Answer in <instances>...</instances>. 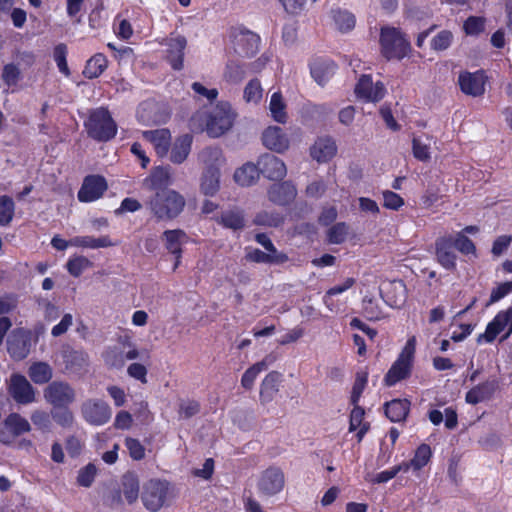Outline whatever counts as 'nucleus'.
I'll return each instance as SVG.
<instances>
[{
  "mask_svg": "<svg viewBox=\"0 0 512 512\" xmlns=\"http://www.w3.org/2000/svg\"><path fill=\"white\" fill-rule=\"evenodd\" d=\"M173 491V486L167 480L150 479L143 485L142 503L147 510L158 512L169 504L174 497Z\"/></svg>",
  "mask_w": 512,
  "mask_h": 512,
  "instance_id": "nucleus-1",
  "label": "nucleus"
},
{
  "mask_svg": "<svg viewBox=\"0 0 512 512\" xmlns=\"http://www.w3.org/2000/svg\"><path fill=\"white\" fill-rule=\"evenodd\" d=\"M85 128L89 137L100 142L111 140L117 132L115 121L112 119L110 112L104 107H99L89 112Z\"/></svg>",
  "mask_w": 512,
  "mask_h": 512,
  "instance_id": "nucleus-2",
  "label": "nucleus"
},
{
  "mask_svg": "<svg viewBox=\"0 0 512 512\" xmlns=\"http://www.w3.org/2000/svg\"><path fill=\"white\" fill-rule=\"evenodd\" d=\"M184 206L185 199L175 190L156 191L149 201L150 210L158 219L174 218Z\"/></svg>",
  "mask_w": 512,
  "mask_h": 512,
  "instance_id": "nucleus-3",
  "label": "nucleus"
},
{
  "mask_svg": "<svg viewBox=\"0 0 512 512\" xmlns=\"http://www.w3.org/2000/svg\"><path fill=\"white\" fill-rule=\"evenodd\" d=\"M42 396L52 409L72 406L77 400L76 388L67 380L55 379L42 390Z\"/></svg>",
  "mask_w": 512,
  "mask_h": 512,
  "instance_id": "nucleus-4",
  "label": "nucleus"
},
{
  "mask_svg": "<svg viewBox=\"0 0 512 512\" xmlns=\"http://www.w3.org/2000/svg\"><path fill=\"white\" fill-rule=\"evenodd\" d=\"M140 481L138 476L133 472L125 473L121 478V484L118 489H114L107 496V504L112 508H118L123 505L124 496L125 501L132 505L139 498Z\"/></svg>",
  "mask_w": 512,
  "mask_h": 512,
  "instance_id": "nucleus-5",
  "label": "nucleus"
},
{
  "mask_svg": "<svg viewBox=\"0 0 512 512\" xmlns=\"http://www.w3.org/2000/svg\"><path fill=\"white\" fill-rule=\"evenodd\" d=\"M234 118L231 105L228 102H220L208 117L206 123L208 135L214 138L222 136L231 129Z\"/></svg>",
  "mask_w": 512,
  "mask_h": 512,
  "instance_id": "nucleus-6",
  "label": "nucleus"
},
{
  "mask_svg": "<svg viewBox=\"0 0 512 512\" xmlns=\"http://www.w3.org/2000/svg\"><path fill=\"white\" fill-rule=\"evenodd\" d=\"M415 347L416 339L413 336L408 339L398 359L387 372L384 379L387 386H393L398 381L406 378L409 375L411 363L415 353Z\"/></svg>",
  "mask_w": 512,
  "mask_h": 512,
  "instance_id": "nucleus-7",
  "label": "nucleus"
},
{
  "mask_svg": "<svg viewBox=\"0 0 512 512\" xmlns=\"http://www.w3.org/2000/svg\"><path fill=\"white\" fill-rule=\"evenodd\" d=\"M381 49L387 59L403 58L410 49L409 42L395 28H383L380 37Z\"/></svg>",
  "mask_w": 512,
  "mask_h": 512,
  "instance_id": "nucleus-8",
  "label": "nucleus"
},
{
  "mask_svg": "<svg viewBox=\"0 0 512 512\" xmlns=\"http://www.w3.org/2000/svg\"><path fill=\"white\" fill-rule=\"evenodd\" d=\"M7 392L19 405H29L36 401V390L30 381L20 373H12L7 380Z\"/></svg>",
  "mask_w": 512,
  "mask_h": 512,
  "instance_id": "nucleus-9",
  "label": "nucleus"
},
{
  "mask_svg": "<svg viewBox=\"0 0 512 512\" xmlns=\"http://www.w3.org/2000/svg\"><path fill=\"white\" fill-rule=\"evenodd\" d=\"M230 40L234 52L241 57H252L259 49V36L244 28H232Z\"/></svg>",
  "mask_w": 512,
  "mask_h": 512,
  "instance_id": "nucleus-10",
  "label": "nucleus"
},
{
  "mask_svg": "<svg viewBox=\"0 0 512 512\" xmlns=\"http://www.w3.org/2000/svg\"><path fill=\"white\" fill-rule=\"evenodd\" d=\"M103 357L107 366L121 369L124 367L127 360L137 359L139 357V351L134 344L125 340L118 345L109 347L104 352Z\"/></svg>",
  "mask_w": 512,
  "mask_h": 512,
  "instance_id": "nucleus-11",
  "label": "nucleus"
},
{
  "mask_svg": "<svg viewBox=\"0 0 512 512\" xmlns=\"http://www.w3.org/2000/svg\"><path fill=\"white\" fill-rule=\"evenodd\" d=\"M80 411L84 420L91 425H104L111 418L109 405L101 399L90 398L85 400L81 404Z\"/></svg>",
  "mask_w": 512,
  "mask_h": 512,
  "instance_id": "nucleus-12",
  "label": "nucleus"
},
{
  "mask_svg": "<svg viewBox=\"0 0 512 512\" xmlns=\"http://www.w3.org/2000/svg\"><path fill=\"white\" fill-rule=\"evenodd\" d=\"M30 431L31 424L26 418L19 413H10L0 426V442L10 444L16 437Z\"/></svg>",
  "mask_w": 512,
  "mask_h": 512,
  "instance_id": "nucleus-13",
  "label": "nucleus"
},
{
  "mask_svg": "<svg viewBox=\"0 0 512 512\" xmlns=\"http://www.w3.org/2000/svg\"><path fill=\"white\" fill-rule=\"evenodd\" d=\"M284 484L283 471L278 467H269L260 474L257 487L261 494L273 496L283 489Z\"/></svg>",
  "mask_w": 512,
  "mask_h": 512,
  "instance_id": "nucleus-14",
  "label": "nucleus"
},
{
  "mask_svg": "<svg viewBox=\"0 0 512 512\" xmlns=\"http://www.w3.org/2000/svg\"><path fill=\"white\" fill-rule=\"evenodd\" d=\"M505 329H507V332L502 337L501 341L507 339L512 333V308L499 312L493 321L488 324L485 333L479 335L478 342L483 338L487 342H492L496 336Z\"/></svg>",
  "mask_w": 512,
  "mask_h": 512,
  "instance_id": "nucleus-15",
  "label": "nucleus"
},
{
  "mask_svg": "<svg viewBox=\"0 0 512 512\" xmlns=\"http://www.w3.org/2000/svg\"><path fill=\"white\" fill-rule=\"evenodd\" d=\"M382 299L393 308L402 307L407 299V290L401 280H394L384 283L380 288Z\"/></svg>",
  "mask_w": 512,
  "mask_h": 512,
  "instance_id": "nucleus-16",
  "label": "nucleus"
},
{
  "mask_svg": "<svg viewBox=\"0 0 512 512\" xmlns=\"http://www.w3.org/2000/svg\"><path fill=\"white\" fill-rule=\"evenodd\" d=\"M258 168L266 178L281 180L287 174L285 163L273 154L265 153L258 159Z\"/></svg>",
  "mask_w": 512,
  "mask_h": 512,
  "instance_id": "nucleus-17",
  "label": "nucleus"
},
{
  "mask_svg": "<svg viewBox=\"0 0 512 512\" xmlns=\"http://www.w3.org/2000/svg\"><path fill=\"white\" fill-rule=\"evenodd\" d=\"M107 190V182L99 175L87 176L78 192V199L81 202H91L99 199Z\"/></svg>",
  "mask_w": 512,
  "mask_h": 512,
  "instance_id": "nucleus-18",
  "label": "nucleus"
},
{
  "mask_svg": "<svg viewBox=\"0 0 512 512\" xmlns=\"http://www.w3.org/2000/svg\"><path fill=\"white\" fill-rule=\"evenodd\" d=\"M263 145L277 153H283L290 146V140L282 128L269 126L262 133Z\"/></svg>",
  "mask_w": 512,
  "mask_h": 512,
  "instance_id": "nucleus-19",
  "label": "nucleus"
},
{
  "mask_svg": "<svg viewBox=\"0 0 512 512\" xmlns=\"http://www.w3.org/2000/svg\"><path fill=\"white\" fill-rule=\"evenodd\" d=\"M485 81V76L482 72H462L458 78L461 91L473 97H478L484 94Z\"/></svg>",
  "mask_w": 512,
  "mask_h": 512,
  "instance_id": "nucleus-20",
  "label": "nucleus"
},
{
  "mask_svg": "<svg viewBox=\"0 0 512 512\" xmlns=\"http://www.w3.org/2000/svg\"><path fill=\"white\" fill-rule=\"evenodd\" d=\"M355 92L358 97L367 101L378 102L385 95V87L381 82L373 84L369 75H363L355 87Z\"/></svg>",
  "mask_w": 512,
  "mask_h": 512,
  "instance_id": "nucleus-21",
  "label": "nucleus"
},
{
  "mask_svg": "<svg viewBox=\"0 0 512 512\" xmlns=\"http://www.w3.org/2000/svg\"><path fill=\"white\" fill-rule=\"evenodd\" d=\"M167 49V59L175 70L183 68L184 49L187 45L186 37L182 35H171L165 40Z\"/></svg>",
  "mask_w": 512,
  "mask_h": 512,
  "instance_id": "nucleus-22",
  "label": "nucleus"
},
{
  "mask_svg": "<svg viewBox=\"0 0 512 512\" xmlns=\"http://www.w3.org/2000/svg\"><path fill=\"white\" fill-rule=\"evenodd\" d=\"M65 369L72 374H78L86 370L89 364L88 355L81 350L66 349L62 353Z\"/></svg>",
  "mask_w": 512,
  "mask_h": 512,
  "instance_id": "nucleus-23",
  "label": "nucleus"
},
{
  "mask_svg": "<svg viewBox=\"0 0 512 512\" xmlns=\"http://www.w3.org/2000/svg\"><path fill=\"white\" fill-rule=\"evenodd\" d=\"M454 249L453 239L451 237H443L436 241L437 260L448 270L455 268L456 254Z\"/></svg>",
  "mask_w": 512,
  "mask_h": 512,
  "instance_id": "nucleus-24",
  "label": "nucleus"
},
{
  "mask_svg": "<svg viewBox=\"0 0 512 512\" xmlns=\"http://www.w3.org/2000/svg\"><path fill=\"white\" fill-rule=\"evenodd\" d=\"M173 183L172 169L169 166L156 167L152 170L150 176L145 179V186L150 190H168L167 187Z\"/></svg>",
  "mask_w": 512,
  "mask_h": 512,
  "instance_id": "nucleus-25",
  "label": "nucleus"
},
{
  "mask_svg": "<svg viewBox=\"0 0 512 512\" xmlns=\"http://www.w3.org/2000/svg\"><path fill=\"white\" fill-rule=\"evenodd\" d=\"M281 382L282 374L278 371H272L265 376L260 387L261 404H268L274 399L279 392Z\"/></svg>",
  "mask_w": 512,
  "mask_h": 512,
  "instance_id": "nucleus-26",
  "label": "nucleus"
},
{
  "mask_svg": "<svg viewBox=\"0 0 512 512\" xmlns=\"http://www.w3.org/2000/svg\"><path fill=\"white\" fill-rule=\"evenodd\" d=\"M296 194V188L288 181L274 184L268 190L269 200L278 205L289 204L295 199Z\"/></svg>",
  "mask_w": 512,
  "mask_h": 512,
  "instance_id": "nucleus-27",
  "label": "nucleus"
},
{
  "mask_svg": "<svg viewBox=\"0 0 512 512\" xmlns=\"http://www.w3.org/2000/svg\"><path fill=\"white\" fill-rule=\"evenodd\" d=\"M337 152V146L331 138H319L310 148V154L318 162H327L332 159Z\"/></svg>",
  "mask_w": 512,
  "mask_h": 512,
  "instance_id": "nucleus-28",
  "label": "nucleus"
},
{
  "mask_svg": "<svg viewBox=\"0 0 512 512\" xmlns=\"http://www.w3.org/2000/svg\"><path fill=\"white\" fill-rule=\"evenodd\" d=\"M193 136L191 134H183L177 137L172 145L169 159L174 164H182L191 151Z\"/></svg>",
  "mask_w": 512,
  "mask_h": 512,
  "instance_id": "nucleus-29",
  "label": "nucleus"
},
{
  "mask_svg": "<svg viewBox=\"0 0 512 512\" xmlns=\"http://www.w3.org/2000/svg\"><path fill=\"white\" fill-rule=\"evenodd\" d=\"M497 382L495 380H487L479 385L473 387L466 394V402L476 405L480 402L490 399L497 389Z\"/></svg>",
  "mask_w": 512,
  "mask_h": 512,
  "instance_id": "nucleus-30",
  "label": "nucleus"
},
{
  "mask_svg": "<svg viewBox=\"0 0 512 512\" xmlns=\"http://www.w3.org/2000/svg\"><path fill=\"white\" fill-rule=\"evenodd\" d=\"M144 138L149 140L156 150V153L163 157L167 155L170 146L171 134L167 129H157L152 131H145Z\"/></svg>",
  "mask_w": 512,
  "mask_h": 512,
  "instance_id": "nucleus-31",
  "label": "nucleus"
},
{
  "mask_svg": "<svg viewBox=\"0 0 512 512\" xmlns=\"http://www.w3.org/2000/svg\"><path fill=\"white\" fill-rule=\"evenodd\" d=\"M54 370L50 364L43 361L33 362L28 368V376L35 384H48L53 381Z\"/></svg>",
  "mask_w": 512,
  "mask_h": 512,
  "instance_id": "nucleus-32",
  "label": "nucleus"
},
{
  "mask_svg": "<svg viewBox=\"0 0 512 512\" xmlns=\"http://www.w3.org/2000/svg\"><path fill=\"white\" fill-rule=\"evenodd\" d=\"M165 239V247L166 249L176 255V262L174 265V269L180 263V255H181V245L185 240V233L182 230H167L163 234Z\"/></svg>",
  "mask_w": 512,
  "mask_h": 512,
  "instance_id": "nucleus-33",
  "label": "nucleus"
},
{
  "mask_svg": "<svg viewBox=\"0 0 512 512\" xmlns=\"http://www.w3.org/2000/svg\"><path fill=\"white\" fill-rule=\"evenodd\" d=\"M274 362L273 356H266L263 360L253 364L250 368H248L241 379V385L247 389L250 390L253 387L254 381L258 374L262 371H265L268 369V367Z\"/></svg>",
  "mask_w": 512,
  "mask_h": 512,
  "instance_id": "nucleus-34",
  "label": "nucleus"
},
{
  "mask_svg": "<svg viewBox=\"0 0 512 512\" xmlns=\"http://www.w3.org/2000/svg\"><path fill=\"white\" fill-rule=\"evenodd\" d=\"M268 109L274 121L280 124L287 122V104L280 92H275L271 95Z\"/></svg>",
  "mask_w": 512,
  "mask_h": 512,
  "instance_id": "nucleus-35",
  "label": "nucleus"
},
{
  "mask_svg": "<svg viewBox=\"0 0 512 512\" xmlns=\"http://www.w3.org/2000/svg\"><path fill=\"white\" fill-rule=\"evenodd\" d=\"M220 188V171L218 168H210V170H204L200 189L201 192L206 196H214Z\"/></svg>",
  "mask_w": 512,
  "mask_h": 512,
  "instance_id": "nucleus-36",
  "label": "nucleus"
},
{
  "mask_svg": "<svg viewBox=\"0 0 512 512\" xmlns=\"http://www.w3.org/2000/svg\"><path fill=\"white\" fill-rule=\"evenodd\" d=\"M409 405L407 400H392L386 403L385 414L392 422H400L408 415Z\"/></svg>",
  "mask_w": 512,
  "mask_h": 512,
  "instance_id": "nucleus-37",
  "label": "nucleus"
},
{
  "mask_svg": "<svg viewBox=\"0 0 512 512\" xmlns=\"http://www.w3.org/2000/svg\"><path fill=\"white\" fill-rule=\"evenodd\" d=\"M199 160L205 166V170L210 168H218L223 165L224 158L222 150L218 147H206L199 153Z\"/></svg>",
  "mask_w": 512,
  "mask_h": 512,
  "instance_id": "nucleus-38",
  "label": "nucleus"
},
{
  "mask_svg": "<svg viewBox=\"0 0 512 512\" xmlns=\"http://www.w3.org/2000/svg\"><path fill=\"white\" fill-rule=\"evenodd\" d=\"M334 72L335 66L331 62L315 61L311 66V75L321 86L325 85L331 79Z\"/></svg>",
  "mask_w": 512,
  "mask_h": 512,
  "instance_id": "nucleus-39",
  "label": "nucleus"
},
{
  "mask_svg": "<svg viewBox=\"0 0 512 512\" xmlns=\"http://www.w3.org/2000/svg\"><path fill=\"white\" fill-rule=\"evenodd\" d=\"M71 246L82 247V248H105L112 246V242L108 236H102L94 238L92 236H76L70 239Z\"/></svg>",
  "mask_w": 512,
  "mask_h": 512,
  "instance_id": "nucleus-40",
  "label": "nucleus"
},
{
  "mask_svg": "<svg viewBox=\"0 0 512 512\" xmlns=\"http://www.w3.org/2000/svg\"><path fill=\"white\" fill-rule=\"evenodd\" d=\"M259 172L258 163L256 165L245 164L243 167L236 170L234 179L241 186H250L258 177Z\"/></svg>",
  "mask_w": 512,
  "mask_h": 512,
  "instance_id": "nucleus-41",
  "label": "nucleus"
},
{
  "mask_svg": "<svg viewBox=\"0 0 512 512\" xmlns=\"http://www.w3.org/2000/svg\"><path fill=\"white\" fill-rule=\"evenodd\" d=\"M106 67V57L103 54H96L87 61L83 73L89 79L96 78L103 73Z\"/></svg>",
  "mask_w": 512,
  "mask_h": 512,
  "instance_id": "nucleus-42",
  "label": "nucleus"
},
{
  "mask_svg": "<svg viewBox=\"0 0 512 512\" xmlns=\"http://www.w3.org/2000/svg\"><path fill=\"white\" fill-rule=\"evenodd\" d=\"M245 77L244 67L236 60H229L223 72V78L231 84H239Z\"/></svg>",
  "mask_w": 512,
  "mask_h": 512,
  "instance_id": "nucleus-43",
  "label": "nucleus"
},
{
  "mask_svg": "<svg viewBox=\"0 0 512 512\" xmlns=\"http://www.w3.org/2000/svg\"><path fill=\"white\" fill-rule=\"evenodd\" d=\"M219 222L226 228L238 230L245 226L244 216L240 210H228L221 214Z\"/></svg>",
  "mask_w": 512,
  "mask_h": 512,
  "instance_id": "nucleus-44",
  "label": "nucleus"
},
{
  "mask_svg": "<svg viewBox=\"0 0 512 512\" xmlns=\"http://www.w3.org/2000/svg\"><path fill=\"white\" fill-rule=\"evenodd\" d=\"M362 313L369 321H377L384 317V311L376 299L367 295L362 301Z\"/></svg>",
  "mask_w": 512,
  "mask_h": 512,
  "instance_id": "nucleus-45",
  "label": "nucleus"
},
{
  "mask_svg": "<svg viewBox=\"0 0 512 512\" xmlns=\"http://www.w3.org/2000/svg\"><path fill=\"white\" fill-rule=\"evenodd\" d=\"M263 97V88L257 78L251 79L243 90V99L246 103H260Z\"/></svg>",
  "mask_w": 512,
  "mask_h": 512,
  "instance_id": "nucleus-46",
  "label": "nucleus"
},
{
  "mask_svg": "<svg viewBox=\"0 0 512 512\" xmlns=\"http://www.w3.org/2000/svg\"><path fill=\"white\" fill-rule=\"evenodd\" d=\"M332 17L337 29L341 32H348L355 26V17L348 11H332Z\"/></svg>",
  "mask_w": 512,
  "mask_h": 512,
  "instance_id": "nucleus-47",
  "label": "nucleus"
},
{
  "mask_svg": "<svg viewBox=\"0 0 512 512\" xmlns=\"http://www.w3.org/2000/svg\"><path fill=\"white\" fill-rule=\"evenodd\" d=\"M14 213L15 203L13 199L7 195L0 196V225H9L14 217Z\"/></svg>",
  "mask_w": 512,
  "mask_h": 512,
  "instance_id": "nucleus-48",
  "label": "nucleus"
},
{
  "mask_svg": "<svg viewBox=\"0 0 512 512\" xmlns=\"http://www.w3.org/2000/svg\"><path fill=\"white\" fill-rule=\"evenodd\" d=\"M51 416L56 424L63 428L71 427L75 421L74 413L69 407L52 409Z\"/></svg>",
  "mask_w": 512,
  "mask_h": 512,
  "instance_id": "nucleus-49",
  "label": "nucleus"
},
{
  "mask_svg": "<svg viewBox=\"0 0 512 512\" xmlns=\"http://www.w3.org/2000/svg\"><path fill=\"white\" fill-rule=\"evenodd\" d=\"M254 223L262 226L278 227L283 223V217L279 213L262 211L255 216Z\"/></svg>",
  "mask_w": 512,
  "mask_h": 512,
  "instance_id": "nucleus-50",
  "label": "nucleus"
},
{
  "mask_svg": "<svg viewBox=\"0 0 512 512\" xmlns=\"http://www.w3.org/2000/svg\"><path fill=\"white\" fill-rule=\"evenodd\" d=\"M30 419L33 423V425L43 431V432H49L52 426V422L50 419V415L41 409L33 410Z\"/></svg>",
  "mask_w": 512,
  "mask_h": 512,
  "instance_id": "nucleus-51",
  "label": "nucleus"
},
{
  "mask_svg": "<svg viewBox=\"0 0 512 512\" xmlns=\"http://www.w3.org/2000/svg\"><path fill=\"white\" fill-rule=\"evenodd\" d=\"M91 266L92 262L84 256L71 258L66 264L68 272L74 277H79L85 269Z\"/></svg>",
  "mask_w": 512,
  "mask_h": 512,
  "instance_id": "nucleus-52",
  "label": "nucleus"
},
{
  "mask_svg": "<svg viewBox=\"0 0 512 512\" xmlns=\"http://www.w3.org/2000/svg\"><path fill=\"white\" fill-rule=\"evenodd\" d=\"M432 455L431 449L426 444H421L413 457L411 459V465L414 470H420L422 467H424L430 460Z\"/></svg>",
  "mask_w": 512,
  "mask_h": 512,
  "instance_id": "nucleus-53",
  "label": "nucleus"
},
{
  "mask_svg": "<svg viewBox=\"0 0 512 512\" xmlns=\"http://www.w3.org/2000/svg\"><path fill=\"white\" fill-rule=\"evenodd\" d=\"M348 232L349 228L346 223H337L328 230V240L332 244H341L346 240Z\"/></svg>",
  "mask_w": 512,
  "mask_h": 512,
  "instance_id": "nucleus-54",
  "label": "nucleus"
},
{
  "mask_svg": "<svg viewBox=\"0 0 512 512\" xmlns=\"http://www.w3.org/2000/svg\"><path fill=\"white\" fill-rule=\"evenodd\" d=\"M97 474V468L94 464L89 463L81 468L78 472L77 483L82 487H90L94 482Z\"/></svg>",
  "mask_w": 512,
  "mask_h": 512,
  "instance_id": "nucleus-55",
  "label": "nucleus"
},
{
  "mask_svg": "<svg viewBox=\"0 0 512 512\" xmlns=\"http://www.w3.org/2000/svg\"><path fill=\"white\" fill-rule=\"evenodd\" d=\"M21 76L19 68L15 64H6L3 67L2 79L8 86H14L18 83Z\"/></svg>",
  "mask_w": 512,
  "mask_h": 512,
  "instance_id": "nucleus-56",
  "label": "nucleus"
},
{
  "mask_svg": "<svg viewBox=\"0 0 512 512\" xmlns=\"http://www.w3.org/2000/svg\"><path fill=\"white\" fill-rule=\"evenodd\" d=\"M452 33L447 30H443L435 36L431 42L432 48L437 51L446 50L452 41Z\"/></svg>",
  "mask_w": 512,
  "mask_h": 512,
  "instance_id": "nucleus-57",
  "label": "nucleus"
},
{
  "mask_svg": "<svg viewBox=\"0 0 512 512\" xmlns=\"http://www.w3.org/2000/svg\"><path fill=\"white\" fill-rule=\"evenodd\" d=\"M67 47L65 44H58L54 49V59L59 70L65 75H69V68L66 62Z\"/></svg>",
  "mask_w": 512,
  "mask_h": 512,
  "instance_id": "nucleus-58",
  "label": "nucleus"
},
{
  "mask_svg": "<svg viewBox=\"0 0 512 512\" xmlns=\"http://www.w3.org/2000/svg\"><path fill=\"white\" fill-rule=\"evenodd\" d=\"M354 284H355V279L354 278H347L342 284L336 285V286L330 288L326 292V295L324 297V302H325V304L327 305V307H328V309L330 311H332L333 309L331 307V304L329 303V298L331 296H334V295H337V294L345 292L346 290L351 288Z\"/></svg>",
  "mask_w": 512,
  "mask_h": 512,
  "instance_id": "nucleus-59",
  "label": "nucleus"
},
{
  "mask_svg": "<svg viewBox=\"0 0 512 512\" xmlns=\"http://www.w3.org/2000/svg\"><path fill=\"white\" fill-rule=\"evenodd\" d=\"M125 445L129 451L130 457L134 460H141L145 457V448L137 439L127 438Z\"/></svg>",
  "mask_w": 512,
  "mask_h": 512,
  "instance_id": "nucleus-60",
  "label": "nucleus"
},
{
  "mask_svg": "<svg viewBox=\"0 0 512 512\" xmlns=\"http://www.w3.org/2000/svg\"><path fill=\"white\" fill-rule=\"evenodd\" d=\"M454 248L459 250L461 253L469 254L475 252V245L473 242L462 233H458L456 238L453 239Z\"/></svg>",
  "mask_w": 512,
  "mask_h": 512,
  "instance_id": "nucleus-61",
  "label": "nucleus"
},
{
  "mask_svg": "<svg viewBox=\"0 0 512 512\" xmlns=\"http://www.w3.org/2000/svg\"><path fill=\"white\" fill-rule=\"evenodd\" d=\"M412 145L413 155L416 159L424 162L430 159V151L429 146L427 144L423 143L418 138H413Z\"/></svg>",
  "mask_w": 512,
  "mask_h": 512,
  "instance_id": "nucleus-62",
  "label": "nucleus"
},
{
  "mask_svg": "<svg viewBox=\"0 0 512 512\" xmlns=\"http://www.w3.org/2000/svg\"><path fill=\"white\" fill-rule=\"evenodd\" d=\"M383 200L384 207L392 210H398L404 204L402 197L389 190L383 192Z\"/></svg>",
  "mask_w": 512,
  "mask_h": 512,
  "instance_id": "nucleus-63",
  "label": "nucleus"
},
{
  "mask_svg": "<svg viewBox=\"0 0 512 512\" xmlns=\"http://www.w3.org/2000/svg\"><path fill=\"white\" fill-rule=\"evenodd\" d=\"M512 291V281L504 282L499 284L496 288H494L490 295V300L487 305L495 303L505 297Z\"/></svg>",
  "mask_w": 512,
  "mask_h": 512,
  "instance_id": "nucleus-64",
  "label": "nucleus"
}]
</instances>
